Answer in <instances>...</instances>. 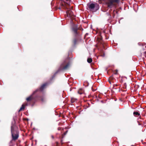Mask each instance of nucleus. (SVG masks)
I'll list each match as a JSON object with an SVG mask.
<instances>
[{
  "mask_svg": "<svg viewBox=\"0 0 146 146\" xmlns=\"http://www.w3.org/2000/svg\"><path fill=\"white\" fill-rule=\"evenodd\" d=\"M119 0H108L107 4L108 7L111 8L113 5L114 3H118Z\"/></svg>",
  "mask_w": 146,
  "mask_h": 146,
  "instance_id": "nucleus-1",
  "label": "nucleus"
},
{
  "mask_svg": "<svg viewBox=\"0 0 146 146\" xmlns=\"http://www.w3.org/2000/svg\"><path fill=\"white\" fill-rule=\"evenodd\" d=\"M14 132V128L13 126H11V132L12 134V136L13 138V140H15L17 139L19 135L18 133H17L16 134H14V133H13Z\"/></svg>",
  "mask_w": 146,
  "mask_h": 146,
  "instance_id": "nucleus-2",
  "label": "nucleus"
},
{
  "mask_svg": "<svg viewBox=\"0 0 146 146\" xmlns=\"http://www.w3.org/2000/svg\"><path fill=\"white\" fill-rule=\"evenodd\" d=\"M66 13L67 16L69 17H71L73 15V12L70 10H68L66 11Z\"/></svg>",
  "mask_w": 146,
  "mask_h": 146,
  "instance_id": "nucleus-3",
  "label": "nucleus"
},
{
  "mask_svg": "<svg viewBox=\"0 0 146 146\" xmlns=\"http://www.w3.org/2000/svg\"><path fill=\"white\" fill-rule=\"evenodd\" d=\"M47 84L46 83L44 84H43L40 88V90L41 91H42L44 89H45L46 87Z\"/></svg>",
  "mask_w": 146,
  "mask_h": 146,
  "instance_id": "nucleus-4",
  "label": "nucleus"
},
{
  "mask_svg": "<svg viewBox=\"0 0 146 146\" xmlns=\"http://www.w3.org/2000/svg\"><path fill=\"white\" fill-rule=\"evenodd\" d=\"M28 104L27 103L25 104V105H24V104H23L22 105V106L20 108V109L19 110V111H21L22 110L24 109L25 108V106H27Z\"/></svg>",
  "mask_w": 146,
  "mask_h": 146,
  "instance_id": "nucleus-5",
  "label": "nucleus"
},
{
  "mask_svg": "<svg viewBox=\"0 0 146 146\" xmlns=\"http://www.w3.org/2000/svg\"><path fill=\"white\" fill-rule=\"evenodd\" d=\"M33 98V95H31L29 97H28L26 98V100L27 101H30L32 100Z\"/></svg>",
  "mask_w": 146,
  "mask_h": 146,
  "instance_id": "nucleus-6",
  "label": "nucleus"
},
{
  "mask_svg": "<svg viewBox=\"0 0 146 146\" xmlns=\"http://www.w3.org/2000/svg\"><path fill=\"white\" fill-rule=\"evenodd\" d=\"M72 30L74 31V33L75 34H77V27L76 26H74V27L73 28H72Z\"/></svg>",
  "mask_w": 146,
  "mask_h": 146,
  "instance_id": "nucleus-7",
  "label": "nucleus"
},
{
  "mask_svg": "<svg viewBox=\"0 0 146 146\" xmlns=\"http://www.w3.org/2000/svg\"><path fill=\"white\" fill-rule=\"evenodd\" d=\"M89 7L91 9H93L95 7V5L93 3L91 4L90 5Z\"/></svg>",
  "mask_w": 146,
  "mask_h": 146,
  "instance_id": "nucleus-8",
  "label": "nucleus"
},
{
  "mask_svg": "<svg viewBox=\"0 0 146 146\" xmlns=\"http://www.w3.org/2000/svg\"><path fill=\"white\" fill-rule=\"evenodd\" d=\"M70 65V63H68L65 66L63 67L62 69H66L68 68L69 66Z\"/></svg>",
  "mask_w": 146,
  "mask_h": 146,
  "instance_id": "nucleus-9",
  "label": "nucleus"
},
{
  "mask_svg": "<svg viewBox=\"0 0 146 146\" xmlns=\"http://www.w3.org/2000/svg\"><path fill=\"white\" fill-rule=\"evenodd\" d=\"M63 1L64 3H66L68 5H69L70 3V0H63Z\"/></svg>",
  "mask_w": 146,
  "mask_h": 146,
  "instance_id": "nucleus-10",
  "label": "nucleus"
},
{
  "mask_svg": "<svg viewBox=\"0 0 146 146\" xmlns=\"http://www.w3.org/2000/svg\"><path fill=\"white\" fill-rule=\"evenodd\" d=\"M133 115L135 116H136L137 115H139L140 114L137 112H133Z\"/></svg>",
  "mask_w": 146,
  "mask_h": 146,
  "instance_id": "nucleus-11",
  "label": "nucleus"
},
{
  "mask_svg": "<svg viewBox=\"0 0 146 146\" xmlns=\"http://www.w3.org/2000/svg\"><path fill=\"white\" fill-rule=\"evenodd\" d=\"M76 99L74 98H72L71 99V101L72 103H74L76 100Z\"/></svg>",
  "mask_w": 146,
  "mask_h": 146,
  "instance_id": "nucleus-12",
  "label": "nucleus"
},
{
  "mask_svg": "<svg viewBox=\"0 0 146 146\" xmlns=\"http://www.w3.org/2000/svg\"><path fill=\"white\" fill-rule=\"evenodd\" d=\"M92 61V59L91 58H88L87 59V62L89 63H90Z\"/></svg>",
  "mask_w": 146,
  "mask_h": 146,
  "instance_id": "nucleus-13",
  "label": "nucleus"
},
{
  "mask_svg": "<svg viewBox=\"0 0 146 146\" xmlns=\"http://www.w3.org/2000/svg\"><path fill=\"white\" fill-rule=\"evenodd\" d=\"M76 42H77V40L76 39H75L74 40L73 42L74 44H76Z\"/></svg>",
  "mask_w": 146,
  "mask_h": 146,
  "instance_id": "nucleus-14",
  "label": "nucleus"
},
{
  "mask_svg": "<svg viewBox=\"0 0 146 146\" xmlns=\"http://www.w3.org/2000/svg\"><path fill=\"white\" fill-rule=\"evenodd\" d=\"M118 71L117 70H116V72L115 73V74H117Z\"/></svg>",
  "mask_w": 146,
  "mask_h": 146,
  "instance_id": "nucleus-15",
  "label": "nucleus"
},
{
  "mask_svg": "<svg viewBox=\"0 0 146 146\" xmlns=\"http://www.w3.org/2000/svg\"><path fill=\"white\" fill-rule=\"evenodd\" d=\"M67 131H66L64 133V135H65L67 133Z\"/></svg>",
  "mask_w": 146,
  "mask_h": 146,
  "instance_id": "nucleus-16",
  "label": "nucleus"
},
{
  "mask_svg": "<svg viewBox=\"0 0 146 146\" xmlns=\"http://www.w3.org/2000/svg\"><path fill=\"white\" fill-rule=\"evenodd\" d=\"M61 129V128H60V127H59V128H58V130H60Z\"/></svg>",
  "mask_w": 146,
  "mask_h": 146,
  "instance_id": "nucleus-17",
  "label": "nucleus"
},
{
  "mask_svg": "<svg viewBox=\"0 0 146 146\" xmlns=\"http://www.w3.org/2000/svg\"><path fill=\"white\" fill-rule=\"evenodd\" d=\"M41 100L42 101H44V100H43V98H41Z\"/></svg>",
  "mask_w": 146,
  "mask_h": 146,
  "instance_id": "nucleus-18",
  "label": "nucleus"
},
{
  "mask_svg": "<svg viewBox=\"0 0 146 146\" xmlns=\"http://www.w3.org/2000/svg\"><path fill=\"white\" fill-rule=\"evenodd\" d=\"M124 86H126V83H125V84H124Z\"/></svg>",
  "mask_w": 146,
  "mask_h": 146,
  "instance_id": "nucleus-19",
  "label": "nucleus"
},
{
  "mask_svg": "<svg viewBox=\"0 0 146 146\" xmlns=\"http://www.w3.org/2000/svg\"><path fill=\"white\" fill-rule=\"evenodd\" d=\"M78 92L80 94H82V93H80L79 92Z\"/></svg>",
  "mask_w": 146,
  "mask_h": 146,
  "instance_id": "nucleus-20",
  "label": "nucleus"
},
{
  "mask_svg": "<svg viewBox=\"0 0 146 146\" xmlns=\"http://www.w3.org/2000/svg\"><path fill=\"white\" fill-rule=\"evenodd\" d=\"M63 66V65H62V66H61L62 67Z\"/></svg>",
  "mask_w": 146,
  "mask_h": 146,
  "instance_id": "nucleus-21",
  "label": "nucleus"
},
{
  "mask_svg": "<svg viewBox=\"0 0 146 146\" xmlns=\"http://www.w3.org/2000/svg\"><path fill=\"white\" fill-rule=\"evenodd\" d=\"M109 82L111 84L110 81H109Z\"/></svg>",
  "mask_w": 146,
  "mask_h": 146,
  "instance_id": "nucleus-22",
  "label": "nucleus"
}]
</instances>
